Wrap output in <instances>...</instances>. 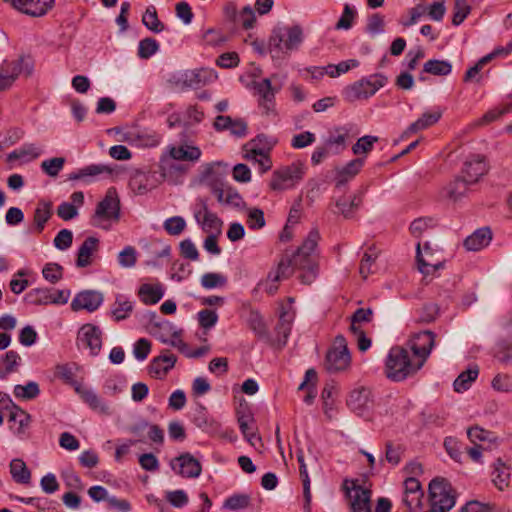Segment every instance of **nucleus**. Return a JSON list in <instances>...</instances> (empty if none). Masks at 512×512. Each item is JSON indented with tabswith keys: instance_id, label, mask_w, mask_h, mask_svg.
<instances>
[{
	"instance_id": "obj_1",
	"label": "nucleus",
	"mask_w": 512,
	"mask_h": 512,
	"mask_svg": "<svg viewBox=\"0 0 512 512\" xmlns=\"http://www.w3.org/2000/svg\"><path fill=\"white\" fill-rule=\"evenodd\" d=\"M319 239L318 230L312 229L292 256L282 258L277 268L269 272V281L280 282L298 271L301 283L312 284L319 274L318 255L315 252Z\"/></svg>"
},
{
	"instance_id": "obj_2",
	"label": "nucleus",
	"mask_w": 512,
	"mask_h": 512,
	"mask_svg": "<svg viewBox=\"0 0 512 512\" xmlns=\"http://www.w3.org/2000/svg\"><path fill=\"white\" fill-rule=\"evenodd\" d=\"M422 367L421 362L411 358L408 349L402 346H393L386 357L384 373L389 380L402 382L415 375Z\"/></svg>"
},
{
	"instance_id": "obj_3",
	"label": "nucleus",
	"mask_w": 512,
	"mask_h": 512,
	"mask_svg": "<svg viewBox=\"0 0 512 512\" xmlns=\"http://www.w3.org/2000/svg\"><path fill=\"white\" fill-rule=\"evenodd\" d=\"M303 41L300 26H278L272 30L268 40V51L273 59L282 58L292 50L298 49Z\"/></svg>"
},
{
	"instance_id": "obj_4",
	"label": "nucleus",
	"mask_w": 512,
	"mask_h": 512,
	"mask_svg": "<svg viewBox=\"0 0 512 512\" xmlns=\"http://www.w3.org/2000/svg\"><path fill=\"white\" fill-rule=\"evenodd\" d=\"M120 219V200L116 190L110 188L105 197L97 204L90 224L104 230L111 228V222H118Z\"/></svg>"
},
{
	"instance_id": "obj_5",
	"label": "nucleus",
	"mask_w": 512,
	"mask_h": 512,
	"mask_svg": "<svg viewBox=\"0 0 512 512\" xmlns=\"http://www.w3.org/2000/svg\"><path fill=\"white\" fill-rule=\"evenodd\" d=\"M34 65V59L26 54L14 60H4L0 65V92L10 89L20 75L31 76Z\"/></svg>"
},
{
	"instance_id": "obj_6",
	"label": "nucleus",
	"mask_w": 512,
	"mask_h": 512,
	"mask_svg": "<svg viewBox=\"0 0 512 512\" xmlns=\"http://www.w3.org/2000/svg\"><path fill=\"white\" fill-rule=\"evenodd\" d=\"M387 81V77L379 73L364 77L343 89V99L349 103L366 100L384 87Z\"/></svg>"
},
{
	"instance_id": "obj_7",
	"label": "nucleus",
	"mask_w": 512,
	"mask_h": 512,
	"mask_svg": "<svg viewBox=\"0 0 512 512\" xmlns=\"http://www.w3.org/2000/svg\"><path fill=\"white\" fill-rule=\"evenodd\" d=\"M430 507L439 512L451 510L456 502V492L445 478L436 477L429 483Z\"/></svg>"
},
{
	"instance_id": "obj_8",
	"label": "nucleus",
	"mask_w": 512,
	"mask_h": 512,
	"mask_svg": "<svg viewBox=\"0 0 512 512\" xmlns=\"http://www.w3.org/2000/svg\"><path fill=\"white\" fill-rule=\"evenodd\" d=\"M351 362V356L344 336L335 338L332 347L328 350L324 362L325 369L329 373H337L347 369Z\"/></svg>"
},
{
	"instance_id": "obj_9",
	"label": "nucleus",
	"mask_w": 512,
	"mask_h": 512,
	"mask_svg": "<svg viewBox=\"0 0 512 512\" xmlns=\"http://www.w3.org/2000/svg\"><path fill=\"white\" fill-rule=\"evenodd\" d=\"M304 174V164L300 161L293 162L273 172L270 187L273 190L290 189L303 179Z\"/></svg>"
},
{
	"instance_id": "obj_10",
	"label": "nucleus",
	"mask_w": 512,
	"mask_h": 512,
	"mask_svg": "<svg viewBox=\"0 0 512 512\" xmlns=\"http://www.w3.org/2000/svg\"><path fill=\"white\" fill-rule=\"evenodd\" d=\"M436 334L430 330L420 331L411 336L408 341L410 350L415 359L422 363V366L429 357L434 345Z\"/></svg>"
},
{
	"instance_id": "obj_11",
	"label": "nucleus",
	"mask_w": 512,
	"mask_h": 512,
	"mask_svg": "<svg viewBox=\"0 0 512 512\" xmlns=\"http://www.w3.org/2000/svg\"><path fill=\"white\" fill-rule=\"evenodd\" d=\"M102 330L93 324H84L78 332L77 344L90 350L91 356H97L102 348Z\"/></svg>"
},
{
	"instance_id": "obj_12",
	"label": "nucleus",
	"mask_w": 512,
	"mask_h": 512,
	"mask_svg": "<svg viewBox=\"0 0 512 512\" xmlns=\"http://www.w3.org/2000/svg\"><path fill=\"white\" fill-rule=\"evenodd\" d=\"M170 467L183 478H197L202 472L201 463L188 452L173 458Z\"/></svg>"
},
{
	"instance_id": "obj_13",
	"label": "nucleus",
	"mask_w": 512,
	"mask_h": 512,
	"mask_svg": "<svg viewBox=\"0 0 512 512\" xmlns=\"http://www.w3.org/2000/svg\"><path fill=\"white\" fill-rule=\"evenodd\" d=\"M347 406L359 416L368 415L373 408L371 390L366 387L354 389L348 396Z\"/></svg>"
},
{
	"instance_id": "obj_14",
	"label": "nucleus",
	"mask_w": 512,
	"mask_h": 512,
	"mask_svg": "<svg viewBox=\"0 0 512 512\" xmlns=\"http://www.w3.org/2000/svg\"><path fill=\"white\" fill-rule=\"evenodd\" d=\"M253 87L259 95V107L265 115L275 114V94L276 90L272 87L271 80L264 78L259 82H254Z\"/></svg>"
},
{
	"instance_id": "obj_15",
	"label": "nucleus",
	"mask_w": 512,
	"mask_h": 512,
	"mask_svg": "<svg viewBox=\"0 0 512 512\" xmlns=\"http://www.w3.org/2000/svg\"><path fill=\"white\" fill-rule=\"evenodd\" d=\"M195 219L204 232L221 234L223 222L215 213L209 210L205 201L201 202V208L195 212Z\"/></svg>"
},
{
	"instance_id": "obj_16",
	"label": "nucleus",
	"mask_w": 512,
	"mask_h": 512,
	"mask_svg": "<svg viewBox=\"0 0 512 512\" xmlns=\"http://www.w3.org/2000/svg\"><path fill=\"white\" fill-rule=\"evenodd\" d=\"M103 302V295L100 292L93 290L81 291L71 302V309L73 311L87 310L93 312L99 308Z\"/></svg>"
},
{
	"instance_id": "obj_17",
	"label": "nucleus",
	"mask_w": 512,
	"mask_h": 512,
	"mask_svg": "<svg viewBox=\"0 0 512 512\" xmlns=\"http://www.w3.org/2000/svg\"><path fill=\"white\" fill-rule=\"evenodd\" d=\"M9 422H14L17 427L14 429V434L21 440L29 438L28 429L32 422L31 415L18 405H12V410L9 413Z\"/></svg>"
},
{
	"instance_id": "obj_18",
	"label": "nucleus",
	"mask_w": 512,
	"mask_h": 512,
	"mask_svg": "<svg viewBox=\"0 0 512 512\" xmlns=\"http://www.w3.org/2000/svg\"><path fill=\"white\" fill-rule=\"evenodd\" d=\"M177 357L165 350L161 355L155 357L149 365V373L155 378L162 379L175 366Z\"/></svg>"
},
{
	"instance_id": "obj_19",
	"label": "nucleus",
	"mask_w": 512,
	"mask_h": 512,
	"mask_svg": "<svg viewBox=\"0 0 512 512\" xmlns=\"http://www.w3.org/2000/svg\"><path fill=\"white\" fill-rule=\"evenodd\" d=\"M486 173L487 166L483 156L473 155L464 162L462 174L467 182L474 184Z\"/></svg>"
},
{
	"instance_id": "obj_20",
	"label": "nucleus",
	"mask_w": 512,
	"mask_h": 512,
	"mask_svg": "<svg viewBox=\"0 0 512 512\" xmlns=\"http://www.w3.org/2000/svg\"><path fill=\"white\" fill-rule=\"evenodd\" d=\"M55 0H21L16 3L14 8L18 11L33 16L39 17L45 15L54 5Z\"/></svg>"
},
{
	"instance_id": "obj_21",
	"label": "nucleus",
	"mask_w": 512,
	"mask_h": 512,
	"mask_svg": "<svg viewBox=\"0 0 512 512\" xmlns=\"http://www.w3.org/2000/svg\"><path fill=\"white\" fill-rule=\"evenodd\" d=\"M202 155L199 147L188 144L169 146V156L176 161L197 162Z\"/></svg>"
},
{
	"instance_id": "obj_22",
	"label": "nucleus",
	"mask_w": 512,
	"mask_h": 512,
	"mask_svg": "<svg viewBox=\"0 0 512 512\" xmlns=\"http://www.w3.org/2000/svg\"><path fill=\"white\" fill-rule=\"evenodd\" d=\"M492 240V231L489 227H482L474 231L464 240V247L468 251H480L487 247Z\"/></svg>"
},
{
	"instance_id": "obj_23",
	"label": "nucleus",
	"mask_w": 512,
	"mask_h": 512,
	"mask_svg": "<svg viewBox=\"0 0 512 512\" xmlns=\"http://www.w3.org/2000/svg\"><path fill=\"white\" fill-rule=\"evenodd\" d=\"M469 185H472V183L467 182L464 176L456 177L442 188L440 195L444 199L456 202L466 194Z\"/></svg>"
},
{
	"instance_id": "obj_24",
	"label": "nucleus",
	"mask_w": 512,
	"mask_h": 512,
	"mask_svg": "<svg viewBox=\"0 0 512 512\" xmlns=\"http://www.w3.org/2000/svg\"><path fill=\"white\" fill-rule=\"evenodd\" d=\"M442 116L441 111L425 112L415 122L411 123L407 129L402 133L401 139L404 140L410 135L415 134L421 130L427 129L437 123Z\"/></svg>"
},
{
	"instance_id": "obj_25",
	"label": "nucleus",
	"mask_w": 512,
	"mask_h": 512,
	"mask_svg": "<svg viewBox=\"0 0 512 512\" xmlns=\"http://www.w3.org/2000/svg\"><path fill=\"white\" fill-rule=\"evenodd\" d=\"M364 166V158L358 157L348 162L344 167L337 171L335 179V188L340 189L347 182L353 179Z\"/></svg>"
},
{
	"instance_id": "obj_26",
	"label": "nucleus",
	"mask_w": 512,
	"mask_h": 512,
	"mask_svg": "<svg viewBox=\"0 0 512 512\" xmlns=\"http://www.w3.org/2000/svg\"><path fill=\"white\" fill-rule=\"evenodd\" d=\"M99 249V239L93 236L87 237L79 247L76 259L77 267H87L92 263V256Z\"/></svg>"
},
{
	"instance_id": "obj_27",
	"label": "nucleus",
	"mask_w": 512,
	"mask_h": 512,
	"mask_svg": "<svg viewBox=\"0 0 512 512\" xmlns=\"http://www.w3.org/2000/svg\"><path fill=\"white\" fill-rule=\"evenodd\" d=\"M351 507L353 512H371L370 497L371 491L353 483Z\"/></svg>"
},
{
	"instance_id": "obj_28",
	"label": "nucleus",
	"mask_w": 512,
	"mask_h": 512,
	"mask_svg": "<svg viewBox=\"0 0 512 512\" xmlns=\"http://www.w3.org/2000/svg\"><path fill=\"white\" fill-rule=\"evenodd\" d=\"M467 436L474 445H479L478 442L487 443V448L489 449L498 444V437L494 432L485 430L477 425L467 429Z\"/></svg>"
},
{
	"instance_id": "obj_29",
	"label": "nucleus",
	"mask_w": 512,
	"mask_h": 512,
	"mask_svg": "<svg viewBox=\"0 0 512 512\" xmlns=\"http://www.w3.org/2000/svg\"><path fill=\"white\" fill-rule=\"evenodd\" d=\"M140 300L146 305L158 303L164 296V289L161 284H142L138 290Z\"/></svg>"
},
{
	"instance_id": "obj_30",
	"label": "nucleus",
	"mask_w": 512,
	"mask_h": 512,
	"mask_svg": "<svg viewBox=\"0 0 512 512\" xmlns=\"http://www.w3.org/2000/svg\"><path fill=\"white\" fill-rule=\"evenodd\" d=\"M113 170L104 164H91L85 166L69 175L70 180H80L85 178H94L102 174L111 175Z\"/></svg>"
},
{
	"instance_id": "obj_31",
	"label": "nucleus",
	"mask_w": 512,
	"mask_h": 512,
	"mask_svg": "<svg viewBox=\"0 0 512 512\" xmlns=\"http://www.w3.org/2000/svg\"><path fill=\"white\" fill-rule=\"evenodd\" d=\"M133 311V302L124 295H117L111 308V316L115 321L127 319Z\"/></svg>"
},
{
	"instance_id": "obj_32",
	"label": "nucleus",
	"mask_w": 512,
	"mask_h": 512,
	"mask_svg": "<svg viewBox=\"0 0 512 512\" xmlns=\"http://www.w3.org/2000/svg\"><path fill=\"white\" fill-rule=\"evenodd\" d=\"M214 195L220 203H226L238 207L242 202L240 194L231 187L224 188L222 185H214L212 188Z\"/></svg>"
},
{
	"instance_id": "obj_33",
	"label": "nucleus",
	"mask_w": 512,
	"mask_h": 512,
	"mask_svg": "<svg viewBox=\"0 0 512 512\" xmlns=\"http://www.w3.org/2000/svg\"><path fill=\"white\" fill-rule=\"evenodd\" d=\"M1 361L4 367H2V365L0 364V380H3L9 374L14 373L18 370V367L21 363V357L18 354V352L10 350L2 356Z\"/></svg>"
},
{
	"instance_id": "obj_34",
	"label": "nucleus",
	"mask_w": 512,
	"mask_h": 512,
	"mask_svg": "<svg viewBox=\"0 0 512 512\" xmlns=\"http://www.w3.org/2000/svg\"><path fill=\"white\" fill-rule=\"evenodd\" d=\"M51 216V204L48 202L39 203L34 211V231L38 234L42 233L45 228V224L48 222Z\"/></svg>"
},
{
	"instance_id": "obj_35",
	"label": "nucleus",
	"mask_w": 512,
	"mask_h": 512,
	"mask_svg": "<svg viewBox=\"0 0 512 512\" xmlns=\"http://www.w3.org/2000/svg\"><path fill=\"white\" fill-rule=\"evenodd\" d=\"M42 154V150L34 143H26L19 149L12 151L8 155V161L25 159L27 161L37 159Z\"/></svg>"
},
{
	"instance_id": "obj_36",
	"label": "nucleus",
	"mask_w": 512,
	"mask_h": 512,
	"mask_svg": "<svg viewBox=\"0 0 512 512\" xmlns=\"http://www.w3.org/2000/svg\"><path fill=\"white\" fill-rule=\"evenodd\" d=\"M75 369L77 366L75 363L58 364L54 369V376L62 380L65 384H68L76 389L77 385H80L75 380Z\"/></svg>"
},
{
	"instance_id": "obj_37",
	"label": "nucleus",
	"mask_w": 512,
	"mask_h": 512,
	"mask_svg": "<svg viewBox=\"0 0 512 512\" xmlns=\"http://www.w3.org/2000/svg\"><path fill=\"white\" fill-rule=\"evenodd\" d=\"M10 473L13 480L19 484H29L31 480V472L27 468L22 459H13L10 462Z\"/></svg>"
},
{
	"instance_id": "obj_38",
	"label": "nucleus",
	"mask_w": 512,
	"mask_h": 512,
	"mask_svg": "<svg viewBox=\"0 0 512 512\" xmlns=\"http://www.w3.org/2000/svg\"><path fill=\"white\" fill-rule=\"evenodd\" d=\"M492 482L501 491L509 486L510 472L501 459H497L492 472Z\"/></svg>"
},
{
	"instance_id": "obj_39",
	"label": "nucleus",
	"mask_w": 512,
	"mask_h": 512,
	"mask_svg": "<svg viewBox=\"0 0 512 512\" xmlns=\"http://www.w3.org/2000/svg\"><path fill=\"white\" fill-rule=\"evenodd\" d=\"M362 203V192L355 194L351 199L342 197L336 201L339 212L345 217L350 218Z\"/></svg>"
},
{
	"instance_id": "obj_40",
	"label": "nucleus",
	"mask_w": 512,
	"mask_h": 512,
	"mask_svg": "<svg viewBox=\"0 0 512 512\" xmlns=\"http://www.w3.org/2000/svg\"><path fill=\"white\" fill-rule=\"evenodd\" d=\"M75 392L81 397V399L89 405V407L93 410L105 412L107 410L106 406L102 403L101 399L98 395L81 384L77 385Z\"/></svg>"
},
{
	"instance_id": "obj_41",
	"label": "nucleus",
	"mask_w": 512,
	"mask_h": 512,
	"mask_svg": "<svg viewBox=\"0 0 512 512\" xmlns=\"http://www.w3.org/2000/svg\"><path fill=\"white\" fill-rule=\"evenodd\" d=\"M479 374L477 366L470 367L467 370L461 372L455 379L453 386L456 392H463L469 389L472 382H474Z\"/></svg>"
},
{
	"instance_id": "obj_42",
	"label": "nucleus",
	"mask_w": 512,
	"mask_h": 512,
	"mask_svg": "<svg viewBox=\"0 0 512 512\" xmlns=\"http://www.w3.org/2000/svg\"><path fill=\"white\" fill-rule=\"evenodd\" d=\"M452 71V65L446 60L431 59L423 66V72L435 76H447Z\"/></svg>"
},
{
	"instance_id": "obj_43",
	"label": "nucleus",
	"mask_w": 512,
	"mask_h": 512,
	"mask_svg": "<svg viewBox=\"0 0 512 512\" xmlns=\"http://www.w3.org/2000/svg\"><path fill=\"white\" fill-rule=\"evenodd\" d=\"M13 394L18 399L32 400L39 396L40 388L37 382L29 381L25 385H15Z\"/></svg>"
},
{
	"instance_id": "obj_44",
	"label": "nucleus",
	"mask_w": 512,
	"mask_h": 512,
	"mask_svg": "<svg viewBox=\"0 0 512 512\" xmlns=\"http://www.w3.org/2000/svg\"><path fill=\"white\" fill-rule=\"evenodd\" d=\"M52 289L35 288L31 289L26 295L25 300L32 305H48L51 304Z\"/></svg>"
},
{
	"instance_id": "obj_45",
	"label": "nucleus",
	"mask_w": 512,
	"mask_h": 512,
	"mask_svg": "<svg viewBox=\"0 0 512 512\" xmlns=\"http://www.w3.org/2000/svg\"><path fill=\"white\" fill-rule=\"evenodd\" d=\"M143 25L154 33H160L164 30V24L158 19L157 11L154 6H149L142 17Z\"/></svg>"
},
{
	"instance_id": "obj_46",
	"label": "nucleus",
	"mask_w": 512,
	"mask_h": 512,
	"mask_svg": "<svg viewBox=\"0 0 512 512\" xmlns=\"http://www.w3.org/2000/svg\"><path fill=\"white\" fill-rule=\"evenodd\" d=\"M149 179L150 175L137 171L131 176L129 186L135 193L139 195L145 194L150 189Z\"/></svg>"
},
{
	"instance_id": "obj_47",
	"label": "nucleus",
	"mask_w": 512,
	"mask_h": 512,
	"mask_svg": "<svg viewBox=\"0 0 512 512\" xmlns=\"http://www.w3.org/2000/svg\"><path fill=\"white\" fill-rule=\"evenodd\" d=\"M373 319L371 308H358L351 316L350 331L362 330V323H370Z\"/></svg>"
},
{
	"instance_id": "obj_48",
	"label": "nucleus",
	"mask_w": 512,
	"mask_h": 512,
	"mask_svg": "<svg viewBox=\"0 0 512 512\" xmlns=\"http://www.w3.org/2000/svg\"><path fill=\"white\" fill-rule=\"evenodd\" d=\"M317 373L314 369H308L305 373V377L303 382L299 385L298 390H307V394L304 397V402L307 404H312L313 400L316 397L315 385L310 384L312 380H316Z\"/></svg>"
},
{
	"instance_id": "obj_49",
	"label": "nucleus",
	"mask_w": 512,
	"mask_h": 512,
	"mask_svg": "<svg viewBox=\"0 0 512 512\" xmlns=\"http://www.w3.org/2000/svg\"><path fill=\"white\" fill-rule=\"evenodd\" d=\"M247 323L258 337L265 338L268 336L267 327L258 311L250 310Z\"/></svg>"
},
{
	"instance_id": "obj_50",
	"label": "nucleus",
	"mask_w": 512,
	"mask_h": 512,
	"mask_svg": "<svg viewBox=\"0 0 512 512\" xmlns=\"http://www.w3.org/2000/svg\"><path fill=\"white\" fill-rule=\"evenodd\" d=\"M251 503V497L248 494H233L226 498L223 507L228 510L237 511L247 508Z\"/></svg>"
},
{
	"instance_id": "obj_51",
	"label": "nucleus",
	"mask_w": 512,
	"mask_h": 512,
	"mask_svg": "<svg viewBox=\"0 0 512 512\" xmlns=\"http://www.w3.org/2000/svg\"><path fill=\"white\" fill-rule=\"evenodd\" d=\"M202 38L203 42L211 47L221 46L229 40V36L216 28H208L205 30Z\"/></svg>"
},
{
	"instance_id": "obj_52",
	"label": "nucleus",
	"mask_w": 512,
	"mask_h": 512,
	"mask_svg": "<svg viewBox=\"0 0 512 512\" xmlns=\"http://www.w3.org/2000/svg\"><path fill=\"white\" fill-rule=\"evenodd\" d=\"M378 142L377 136L365 135L360 137L352 146V152L355 155H367L374 148V144Z\"/></svg>"
},
{
	"instance_id": "obj_53",
	"label": "nucleus",
	"mask_w": 512,
	"mask_h": 512,
	"mask_svg": "<svg viewBox=\"0 0 512 512\" xmlns=\"http://www.w3.org/2000/svg\"><path fill=\"white\" fill-rule=\"evenodd\" d=\"M211 73L212 72L207 69L190 71L185 75V83L190 87L199 88L206 83Z\"/></svg>"
},
{
	"instance_id": "obj_54",
	"label": "nucleus",
	"mask_w": 512,
	"mask_h": 512,
	"mask_svg": "<svg viewBox=\"0 0 512 512\" xmlns=\"http://www.w3.org/2000/svg\"><path fill=\"white\" fill-rule=\"evenodd\" d=\"M159 50V43L151 37L142 39L138 45V56L141 59H149Z\"/></svg>"
},
{
	"instance_id": "obj_55",
	"label": "nucleus",
	"mask_w": 512,
	"mask_h": 512,
	"mask_svg": "<svg viewBox=\"0 0 512 512\" xmlns=\"http://www.w3.org/2000/svg\"><path fill=\"white\" fill-rule=\"evenodd\" d=\"M416 260L419 271L425 276L433 274L435 271L443 267V263L438 262L433 264L423 257V255L421 254L420 243L417 244Z\"/></svg>"
},
{
	"instance_id": "obj_56",
	"label": "nucleus",
	"mask_w": 512,
	"mask_h": 512,
	"mask_svg": "<svg viewBox=\"0 0 512 512\" xmlns=\"http://www.w3.org/2000/svg\"><path fill=\"white\" fill-rule=\"evenodd\" d=\"M357 16L356 10L349 4H345L342 15L335 25L337 30H349L353 26V22Z\"/></svg>"
},
{
	"instance_id": "obj_57",
	"label": "nucleus",
	"mask_w": 512,
	"mask_h": 512,
	"mask_svg": "<svg viewBox=\"0 0 512 512\" xmlns=\"http://www.w3.org/2000/svg\"><path fill=\"white\" fill-rule=\"evenodd\" d=\"M63 270L60 264L51 262L43 267L42 275L51 284H56L63 278Z\"/></svg>"
},
{
	"instance_id": "obj_58",
	"label": "nucleus",
	"mask_w": 512,
	"mask_h": 512,
	"mask_svg": "<svg viewBox=\"0 0 512 512\" xmlns=\"http://www.w3.org/2000/svg\"><path fill=\"white\" fill-rule=\"evenodd\" d=\"M165 231L172 236L180 235L186 228V221L181 216H173L163 223Z\"/></svg>"
},
{
	"instance_id": "obj_59",
	"label": "nucleus",
	"mask_w": 512,
	"mask_h": 512,
	"mask_svg": "<svg viewBox=\"0 0 512 512\" xmlns=\"http://www.w3.org/2000/svg\"><path fill=\"white\" fill-rule=\"evenodd\" d=\"M471 7L466 0H455L452 24L459 26L470 14Z\"/></svg>"
},
{
	"instance_id": "obj_60",
	"label": "nucleus",
	"mask_w": 512,
	"mask_h": 512,
	"mask_svg": "<svg viewBox=\"0 0 512 512\" xmlns=\"http://www.w3.org/2000/svg\"><path fill=\"white\" fill-rule=\"evenodd\" d=\"M384 16L379 13H373L367 18L366 32L371 35H377L384 32Z\"/></svg>"
},
{
	"instance_id": "obj_61",
	"label": "nucleus",
	"mask_w": 512,
	"mask_h": 512,
	"mask_svg": "<svg viewBox=\"0 0 512 512\" xmlns=\"http://www.w3.org/2000/svg\"><path fill=\"white\" fill-rule=\"evenodd\" d=\"M65 164V159L63 157H55L51 159L44 160L41 163L42 170L51 177H56L59 172L62 170Z\"/></svg>"
},
{
	"instance_id": "obj_62",
	"label": "nucleus",
	"mask_w": 512,
	"mask_h": 512,
	"mask_svg": "<svg viewBox=\"0 0 512 512\" xmlns=\"http://www.w3.org/2000/svg\"><path fill=\"white\" fill-rule=\"evenodd\" d=\"M227 282L225 276L218 273H206L201 277V285L206 289L224 286Z\"/></svg>"
},
{
	"instance_id": "obj_63",
	"label": "nucleus",
	"mask_w": 512,
	"mask_h": 512,
	"mask_svg": "<svg viewBox=\"0 0 512 512\" xmlns=\"http://www.w3.org/2000/svg\"><path fill=\"white\" fill-rule=\"evenodd\" d=\"M255 21L254 11L250 6H245L238 13V23L236 25H241L244 29L248 30L254 26Z\"/></svg>"
},
{
	"instance_id": "obj_64",
	"label": "nucleus",
	"mask_w": 512,
	"mask_h": 512,
	"mask_svg": "<svg viewBox=\"0 0 512 512\" xmlns=\"http://www.w3.org/2000/svg\"><path fill=\"white\" fill-rule=\"evenodd\" d=\"M136 261V249L132 246L125 247L118 255V262L122 267H133Z\"/></svg>"
}]
</instances>
